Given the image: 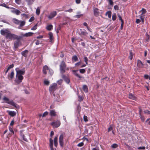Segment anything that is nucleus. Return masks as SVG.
I'll use <instances>...</instances> for the list:
<instances>
[{
  "label": "nucleus",
  "instance_id": "f257e3e1",
  "mask_svg": "<svg viewBox=\"0 0 150 150\" xmlns=\"http://www.w3.org/2000/svg\"><path fill=\"white\" fill-rule=\"evenodd\" d=\"M1 33L3 35H5V38L6 39H9L11 40L15 39H18L22 38V36L11 33L10 31L8 29L4 30H1Z\"/></svg>",
  "mask_w": 150,
  "mask_h": 150
},
{
  "label": "nucleus",
  "instance_id": "f03ea898",
  "mask_svg": "<svg viewBox=\"0 0 150 150\" xmlns=\"http://www.w3.org/2000/svg\"><path fill=\"white\" fill-rule=\"evenodd\" d=\"M18 68H16L15 69L16 72V77H17L18 80L20 81L19 83H20L23 79V76L22 75L25 74V71L24 69H23L22 70H18Z\"/></svg>",
  "mask_w": 150,
  "mask_h": 150
},
{
  "label": "nucleus",
  "instance_id": "7ed1b4c3",
  "mask_svg": "<svg viewBox=\"0 0 150 150\" xmlns=\"http://www.w3.org/2000/svg\"><path fill=\"white\" fill-rule=\"evenodd\" d=\"M3 100L6 101V102L8 104L13 106L17 108H19V106L15 103L13 100H10L7 98L4 97L3 98Z\"/></svg>",
  "mask_w": 150,
  "mask_h": 150
},
{
  "label": "nucleus",
  "instance_id": "20e7f679",
  "mask_svg": "<svg viewBox=\"0 0 150 150\" xmlns=\"http://www.w3.org/2000/svg\"><path fill=\"white\" fill-rule=\"evenodd\" d=\"M66 65L64 61H62L60 65V70L62 74H63L65 72Z\"/></svg>",
  "mask_w": 150,
  "mask_h": 150
},
{
  "label": "nucleus",
  "instance_id": "39448f33",
  "mask_svg": "<svg viewBox=\"0 0 150 150\" xmlns=\"http://www.w3.org/2000/svg\"><path fill=\"white\" fill-rule=\"evenodd\" d=\"M64 135L62 134L60 136L59 138V142L60 146L63 147L64 144L63 142Z\"/></svg>",
  "mask_w": 150,
  "mask_h": 150
},
{
  "label": "nucleus",
  "instance_id": "423d86ee",
  "mask_svg": "<svg viewBox=\"0 0 150 150\" xmlns=\"http://www.w3.org/2000/svg\"><path fill=\"white\" fill-rule=\"evenodd\" d=\"M57 84L56 83H54L49 88V91L50 92L56 90L57 87Z\"/></svg>",
  "mask_w": 150,
  "mask_h": 150
},
{
  "label": "nucleus",
  "instance_id": "0eeeda50",
  "mask_svg": "<svg viewBox=\"0 0 150 150\" xmlns=\"http://www.w3.org/2000/svg\"><path fill=\"white\" fill-rule=\"evenodd\" d=\"M26 138H25V136L24 135V134L22 133V132L21 133V135L22 137L23 138V139L24 140L27 142V139H29V134L28 133H26Z\"/></svg>",
  "mask_w": 150,
  "mask_h": 150
},
{
  "label": "nucleus",
  "instance_id": "6e6552de",
  "mask_svg": "<svg viewBox=\"0 0 150 150\" xmlns=\"http://www.w3.org/2000/svg\"><path fill=\"white\" fill-rule=\"evenodd\" d=\"M51 125L56 127H57L60 125V122L59 121H57L55 122H53L51 123Z\"/></svg>",
  "mask_w": 150,
  "mask_h": 150
},
{
  "label": "nucleus",
  "instance_id": "1a4fd4ad",
  "mask_svg": "<svg viewBox=\"0 0 150 150\" xmlns=\"http://www.w3.org/2000/svg\"><path fill=\"white\" fill-rule=\"evenodd\" d=\"M57 14L56 11H54L50 13V15L48 16V18L50 19H52L54 18Z\"/></svg>",
  "mask_w": 150,
  "mask_h": 150
},
{
  "label": "nucleus",
  "instance_id": "9d476101",
  "mask_svg": "<svg viewBox=\"0 0 150 150\" xmlns=\"http://www.w3.org/2000/svg\"><path fill=\"white\" fill-rule=\"evenodd\" d=\"M21 39H16L17 40L14 43V46L15 48H17L19 46Z\"/></svg>",
  "mask_w": 150,
  "mask_h": 150
},
{
  "label": "nucleus",
  "instance_id": "9b49d317",
  "mask_svg": "<svg viewBox=\"0 0 150 150\" xmlns=\"http://www.w3.org/2000/svg\"><path fill=\"white\" fill-rule=\"evenodd\" d=\"M33 33L32 32H29L28 33H25V34L22 35L21 36H21L22 37V38L23 37H29L32 36L33 34Z\"/></svg>",
  "mask_w": 150,
  "mask_h": 150
},
{
  "label": "nucleus",
  "instance_id": "f8f14e48",
  "mask_svg": "<svg viewBox=\"0 0 150 150\" xmlns=\"http://www.w3.org/2000/svg\"><path fill=\"white\" fill-rule=\"evenodd\" d=\"M50 114L51 116H55L56 115V112L54 110H50Z\"/></svg>",
  "mask_w": 150,
  "mask_h": 150
},
{
  "label": "nucleus",
  "instance_id": "ddd939ff",
  "mask_svg": "<svg viewBox=\"0 0 150 150\" xmlns=\"http://www.w3.org/2000/svg\"><path fill=\"white\" fill-rule=\"evenodd\" d=\"M53 140L52 138L50 139V148L51 150H54L53 148Z\"/></svg>",
  "mask_w": 150,
  "mask_h": 150
},
{
  "label": "nucleus",
  "instance_id": "4468645a",
  "mask_svg": "<svg viewBox=\"0 0 150 150\" xmlns=\"http://www.w3.org/2000/svg\"><path fill=\"white\" fill-rule=\"evenodd\" d=\"M137 66L138 67L141 68L144 66V64L140 60H138L137 62Z\"/></svg>",
  "mask_w": 150,
  "mask_h": 150
},
{
  "label": "nucleus",
  "instance_id": "2eb2a0df",
  "mask_svg": "<svg viewBox=\"0 0 150 150\" xmlns=\"http://www.w3.org/2000/svg\"><path fill=\"white\" fill-rule=\"evenodd\" d=\"M28 4L29 5H31L35 1V0H25Z\"/></svg>",
  "mask_w": 150,
  "mask_h": 150
},
{
  "label": "nucleus",
  "instance_id": "dca6fc26",
  "mask_svg": "<svg viewBox=\"0 0 150 150\" xmlns=\"http://www.w3.org/2000/svg\"><path fill=\"white\" fill-rule=\"evenodd\" d=\"M57 139L58 136H57L55 137L54 139V144L56 147H57L58 145Z\"/></svg>",
  "mask_w": 150,
  "mask_h": 150
},
{
  "label": "nucleus",
  "instance_id": "f3484780",
  "mask_svg": "<svg viewBox=\"0 0 150 150\" xmlns=\"http://www.w3.org/2000/svg\"><path fill=\"white\" fill-rule=\"evenodd\" d=\"M48 70V67L46 66V65H45L44 66V67H43V73L44 74H47V71H46V70Z\"/></svg>",
  "mask_w": 150,
  "mask_h": 150
},
{
  "label": "nucleus",
  "instance_id": "a211bd4d",
  "mask_svg": "<svg viewBox=\"0 0 150 150\" xmlns=\"http://www.w3.org/2000/svg\"><path fill=\"white\" fill-rule=\"evenodd\" d=\"M8 114L11 117L15 116L16 114V112L13 111H9L8 112Z\"/></svg>",
  "mask_w": 150,
  "mask_h": 150
},
{
  "label": "nucleus",
  "instance_id": "6ab92c4d",
  "mask_svg": "<svg viewBox=\"0 0 150 150\" xmlns=\"http://www.w3.org/2000/svg\"><path fill=\"white\" fill-rule=\"evenodd\" d=\"M14 72L13 71H11L10 74L8 76V79H12L14 77Z\"/></svg>",
  "mask_w": 150,
  "mask_h": 150
},
{
  "label": "nucleus",
  "instance_id": "aec40b11",
  "mask_svg": "<svg viewBox=\"0 0 150 150\" xmlns=\"http://www.w3.org/2000/svg\"><path fill=\"white\" fill-rule=\"evenodd\" d=\"M83 15V14H81L80 12H78L77 13V14L75 15L74 17L79 18L82 16Z\"/></svg>",
  "mask_w": 150,
  "mask_h": 150
},
{
  "label": "nucleus",
  "instance_id": "412c9836",
  "mask_svg": "<svg viewBox=\"0 0 150 150\" xmlns=\"http://www.w3.org/2000/svg\"><path fill=\"white\" fill-rule=\"evenodd\" d=\"M76 71H77V70H73L72 71V72H73L74 73V75L77 77L79 78V79H81L82 78V76H80L78 74L76 73Z\"/></svg>",
  "mask_w": 150,
  "mask_h": 150
},
{
  "label": "nucleus",
  "instance_id": "4be33fe9",
  "mask_svg": "<svg viewBox=\"0 0 150 150\" xmlns=\"http://www.w3.org/2000/svg\"><path fill=\"white\" fill-rule=\"evenodd\" d=\"M28 51L27 50H25L24 51H23L21 52V54L22 55L24 56L25 57H26L27 56L26 54L28 53Z\"/></svg>",
  "mask_w": 150,
  "mask_h": 150
},
{
  "label": "nucleus",
  "instance_id": "5701e85b",
  "mask_svg": "<svg viewBox=\"0 0 150 150\" xmlns=\"http://www.w3.org/2000/svg\"><path fill=\"white\" fill-rule=\"evenodd\" d=\"M49 36L50 38V41L51 42L53 39V34L51 32H50L49 33Z\"/></svg>",
  "mask_w": 150,
  "mask_h": 150
},
{
  "label": "nucleus",
  "instance_id": "b1692460",
  "mask_svg": "<svg viewBox=\"0 0 150 150\" xmlns=\"http://www.w3.org/2000/svg\"><path fill=\"white\" fill-rule=\"evenodd\" d=\"M94 14L96 16H98L100 14L98 11V10H94Z\"/></svg>",
  "mask_w": 150,
  "mask_h": 150
},
{
  "label": "nucleus",
  "instance_id": "393cba45",
  "mask_svg": "<svg viewBox=\"0 0 150 150\" xmlns=\"http://www.w3.org/2000/svg\"><path fill=\"white\" fill-rule=\"evenodd\" d=\"M11 12L13 13H15L17 15H19L21 13V12L19 10H12Z\"/></svg>",
  "mask_w": 150,
  "mask_h": 150
},
{
  "label": "nucleus",
  "instance_id": "a878e982",
  "mask_svg": "<svg viewBox=\"0 0 150 150\" xmlns=\"http://www.w3.org/2000/svg\"><path fill=\"white\" fill-rule=\"evenodd\" d=\"M12 21L14 23L17 24H19L20 22L19 20L15 18H13Z\"/></svg>",
  "mask_w": 150,
  "mask_h": 150
},
{
  "label": "nucleus",
  "instance_id": "bb28decb",
  "mask_svg": "<svg viewBox=\"0 0 150 150\" xmlns=\"http://www.w3.org/2000/svg\"><path fill=\"white\" fill-rule=\"evenodd\" d=\"M83 89L85 92L87 93L88 92V88L86 85H84L83 87Z\"/></svg>",
  "mask_w": 150,
  "mask_h": 150
},
{
  "label": "nucleus",
  "instance_id": "cd10ccee",
  "mask_svg": "<svg viewBox=\"0 0 150 150\" xmlns=\"http://www.w3.org/2000/svg\"><path fill=\"white\" fill-rule=\"evenodd\" d=\"M129 98L132 100H135L136 99V97L132 93L129 94Z\"/></svg>",
  "mask_w": 150,
  "mask_h": 150
},
{
  "label": "nucleus",
  "instance_id": "c85d7f7f",
  "mask_svg": "<svg viewBox=\"0 0 150 150\" xmlns=\"http://www.w3.org/2000/svg\"><path fill=\"white\" fill-rule=\"evenodd\" d=\"M109 4L112 7L113 5V2L112 0H107Z\"/></svg>",
  "mask_w": 150,
  "mask_h": 150
},
{
  "label": "nucleus",
  "instance_id": "c756f323",
  "mask_svg": "<svg viewBox=\"0 0 150 150\" xmlns=\"http://www.w3.org/2000/svg\"><path fill=\"white\" fill-rule=\"evenodd\" d=\"M146 10H140L139 11V13H140V15L143 16V15L146 13Z\"/></svg>",
  "mask_w": 150,
  "mask_h": 150
},
{
  "label": "nucleus",
  "instance_id": "7c9ffc66",
  "mask_svg": "<svg viewBox=\"0 0 150 150\" xmlns=\"http://www.w3.org/2000/svg\"><path fill=\"white\" fill-rule=\"evenodd\" d=\"M106 16L108 15L109 18H110L111 16V11H107L106 13Z\"/></svg>",
  "mask_w": 150,
  "mask_h": 150
},
{
  "label": "nucleus",
  "instance_id": "2f4dec72",
  "mask_svg": "<svg viewBox=\"0 0 150 150\" xmlns=\"http://www.w3.org/2000/svg\"><path fill=\"white\" fill-rule=\"evenodd\" d=\"M79 34L80 35H86L88 34V33L83 31H81L79 33Z\"/></svg>",
  "mask_w": 150,
  "mask_h": 150
},
{
  "label": "nucleus",
  "instance_id": "473e14b6",
  "mask_svg": "<svg viewBox=\"0 0 150 150\" xmlns=\"http://www.w3.org/2000/svg\"><path fill=\"white\" fill-rule=\"evenodd\" d=\"M72 59L75 62L77 61L78 60V57L76 55H74L72 57Z\"/></svg>",
  "mask_w": 150,
  "mask_h": 150
},
{
  "label": "nucleus",
  "instance_id": "72a5a7b5",
  "mask_svg": "<svg viewBox=\"0 0 150 150\" xmlns=\"http://www.w3.org/2000/svg\"><path fill=\"white\" fill-rule=\"evenodd\" d=\"M52 28V25H48L47 27V28L49 30H51Z\"/></svg>",
  "mask_w": 150,
  "mask_h": 150
},
{
  "label": "nucleus",
  "instance_id": "f704fd0d",
  "mask_svg": "<svg viewBox=\"0 0 150 150\" xmlns=\"http://www.w3.org/2000/svg\"><path fill=\"white\" fill-rule=\"evenodd\" d=\"M20 27H22L25 24V21H21L20 22Z\"/></svg>",
  "mask_w": 150,
  "mask_h": 150
},
{
  "label": "nucleus",
  "instance_id": "c9c22d12",
  "mask_svg": "<svg viewBox=\"0 0 150 150\" xmlns=\"http://www.w3.org/2000/svg\"><path fill=\"white\" fill-rule=\"evenodd\" d=\"M112 18L113 21H115L116 20V14L114 13L112 15Z\"/></svg>",
  "mask_w": 150,
  "mask_h": 150
},
{
  "label": "nucleus",
  "instance_id": "e433bc0d",
  "mask_svg": "<svg viewBox=\"0 0 150 150\" xmlns=\"http://www.w3.org/2000/svg\"><path fill=\"white\" fill-rule=\"evenodd\" d=\"M133 57V54L131 51H130V55L129 56V58L130 59L132 60V59Z\"/></svg>",
  "mask_w": 150,
  "mask_h": 150
},
{
  "label": "nucleus",
  "instance_id": "4c0bfd02",
  "mask_svg": "<svg viewBox=\"0 0 150 150\" xmlns=\"http://www.w3.org/2000/svg\"><path fill=\"white\" fill-rule=\"evenodd\" d=\"M118 146V145L117 144H114L112 145V147L113 148H115Z\"/></svg>",
  "mask_w": 150,
  "mask_h": 150
},
{
  "label": "nucleus",
  "instance_id": "58836bf2",
  "mask_svg": "<svg viewBox=\"0 0 150 150\" xmlns=\"http://www.w3.org/2000/svg\"><path fill=\"white\" fill-rule=\"evenodd\" d=\"M44 84L46 85H48L50 83V82L48 81H44Z\"/></svg>",
  "mask_w": 150,
  "mask_h": 150
},
{
  "label": "nucleus",
  "instance_id": "ea45409f",
  "mask_svg": "<svg viewBox=\"0 0 150 150\" xmlns=\"http://www.w3.org/2000/svg\"><path fill=\"white\" fill-rule=\"evenodd\" d=\"M48 112H45L42 115V117H43L46 116L48 114Z\"/></svg>",
  "mask_w": 150,
  "mask_h": 150
},
{
  "label": "nucleus",
  "instance_id": "a19ab883",
  "mask_svg": "<svg viewBox=\"0 0 150 150\" xmlns=\"http://www.w3.org/2000/svg\"><path fill=\"white\" fill-rule=\"evenodd\" d=\"M21 0H15V2L18 4H20L21 3Z\"/></svg>",
  "mask_w": 150,
  "mask_h": 150
},
{
  "label": "nucleus",
  "instance_id": "79ce46f5",
  "mask_svg": "<svg viewBox=\"0 0 150 150\" xmlns=\"http://www.w3.org/2000/svg\"><path fill=\"white\" fill-rule=\"evenodd\" d=\"M80 72L81 73H84L85 72V70L84 69H81L79 70Z\"/></svg>",
  "mask_w": 150,
  "mask_h": 150
},
{
  "label": "nucleus",
  "instance_id": "37998d69",
  "mask_svg": "<svg viewBox=\"0 0 150 150\" xmlns=\"http://www.w3.org/2000/svg\"><path fill=\"white\" fill-rule=\"evenodd\" d=\"M64 80L67 83H69L70 82L69 79L67 77L66 78H65Z\"/></svg>",
  "mask_w": 150,
  "mask_h": 150
},
{
  "label": "nucleus",
  "instance_id": "c03bdc74",
  "mask_svg": "<svg viewBox=\"0 0 150 150\" xmlns=\"http://www.w3.org/2000/svg\"><path fill=\"white\" fill-rule=\"evenodd\" d=\"M140 117L142 120V121H144V117L142 116L141 115V114H140Z\"/></svg>",
  "mask_w": 150,
  "mask_h": 150
},
{
  "label": "nucleus",
  "instance_id": "a18cd8bd",
  "mask_svg": "<svg viewBox=\"0 0 150 150\" xmlns=\"http://www.w3.org/2000/svg\"><path fill=\"white\" fill-rule=\"evenodd\" d=\"M83 119L84 121L86 122H87L88 121L87 119V117L85 115H84L83 116Z\"/></svg>",
  "mask_w": 150,
  "mask_h": 150
},
{
  "label": "nucleus",
  "instance_id": "49530a36",
  "mask_svg": "<svg viewBox=\"0 0 150 150\" xmlns=\"http://www.w3.org/2000/svg\"><path fill=\"white\" fill-rule=\"evenodd\" d=\"M13 67H14V65L13 64H12L9 66L7 69H8L9 70L13 68Z\"/></svg>",
  "mask_w": 150,
  "mask_h": 150
},
{
  "label": "nucleus",
  "instance_id": "de8ad7c7",
  "mask_svg": "<svg viewBox=\"0 0 150 150\" xmlns=\"http://www.w3.org/2000/svg\"><path fill=\"white\" fill-rule=\"evenodd\" d=\"M62 82V79H60L57 81V83L59 85H60Z\"/></svg>",
  "mask_w": 150,
  "mask_h": 150
},
{
  "label": "nucleus",
  "instance_id": "09e8293b",
  "mask_svg": "<svg viewBox=\"0 0 150 150\" xmlns=\"http://www.w3.org/2000/svg\"><path fill=\"white\" fill-rule=\"evenodd\" d=\"M34 19V17L32 16L31 17L30 19L29 20V21L30 22H31L33 21Z\"/></svg>",
  "mask_w": 150,
  "mask_h": 150
},
{
  "label": "nucleus",
  "instance_id": "8fccbe9b",
  "mask_svg": "<svg viewBox=\"0 0 150 150\" xmlns=\"http://www.w3.org/2000/svg\"><path fill=\"white\" fill-rule=\"evenodd\" d=\"M83 142H81L79 144H78L77 146L79 147H81L83 145Z\"/></svg>",
  "mask_w": 150,
  "mask_h": 150
},
{
  "label": "nucleus",
  "instance_id": "3c124183",
  "mask_svg": "<svg viewBox=\"0 0 150 150\" xmlns=\"http://www.w3.org/2000/svg\"><path fill=\"white\" fill-rule=\"evenodd\" d=\"M0 6L5 7L7 8H8L6 5V4L4 3L1 4Z\"/></svg>",
  "mask_w": 150,
  "mask_h": 150
},
{
  "label": "nucleus",
  "instance_id": "603ef678",
  "mask_svg": "<svg viewBox=\"0 0 150 150\" xmlns=\"http://www.w3.org/2000/svg\"><path fill=\"white\" fill-rule=\"evenodd\" d=\"M37 24L35 25L32 28L31 30H35L37 29Z\"/></svg>",
  "mask_w": 150,
  "mask_h": 150
},
{
  "label": "nucleus",
  "instance_id": "864d4df0",
  "mask_svg": "<svg viewBox=\"0 0 150 150\" xmlns=\"http://www.w3.org/2000/svg\"><path fill=\"white\" fill-rule=\"evenodd\" d=\"M84 61H85V62H86V64H88V62H87L88 59H87V57H84Z\"/></svg>",
  "mask_w": 150,
  "mask_h": 150
},
{
  "label": "nucleus",
  "instance_id": "5fc2aeb1",
  "mask_svg": "<svg viewBox=\"0 0 150 150\" xmlns=\"http://www.w3.org/2000/svg\"><path fill=\"white\" fill-rule=\"evenodd\" d=\"M112 129H113V128L111 127V126H110V127L108 128V132H110V131Z\"/></svg>",
  "mask_w": 150,
  "mask_h": 150
},
{
  "label": "nucleus",
  "instance_id": "6e6d98bb",
  "mask_svg": "<svg viewBox=\"0 0 150 150\" xmlns=\"http://www.w3.org/2000/svg\"><path fill=\"white\" fill-rule=\"evenodd\" d=\"M149 35H148L147 34H146V40L147 41H148L149 39Z\"/></svg>",
  "mask_w": 150,
  "mask_h": 150
},
{
  "label": "nucleus",
  "instance_id": "4d7b16f0",
  "mask_svg": "<svg viewBox=\"0 0 150 150\" xmlns=\"http://www.w3.org/2000/svg\"><path fill=\"white\" fill-rule=\"evenodd\" d=\"M118 16L119 17V19L121 21V22H122V21H123V20L122 19V18L121 17L119 14H118Z\"/></svg>",
  "mask_w": 150,
  "mask_h": 150
},
{
  "label": "nucleus",
  "instance_id": "13d9d810",
  "mask_svg": "<svg viewBox=\"0 0 150 150\" xmlns=\"http://www.w3.org/2000/svg\"><path fill=\"white\" fill-rule=\"evenodd\" d=\"M145 149V147L144 146H142V147H138V149Z\"/></svg>",
  "mask_w": 150,
  "mask_h": 150
},
{
  "label": "nucleus",
  "instance_id": "bf43d9fd",
  "mask_svg": "<svg viewBox=\"0 0 150 150\" xmlns=\"http://www.w3.org/2000/svg\"><path fill=\"white\" fill-rule=\"evenodd\" d=\"M143 16L140 15V18L142 20V22L143 23L144 22V19L142 18Z\"/></svg>",
  "mask_w": 150,
  "mask_h": 150
},
{
  "label": "nucleus",
  "instance_id": "052dcab7",
  "mask_svg": "<svg viewBox=\"0 0 150 150\" xmlns=\"http://www.w3.org/2000/svg\"><path fill=\"white\" fill-rule=\"evenodd\" d=\"M144 112L145 113H147L148 114H150V111L147 110H145L144 111Z\"/></svg>",
  "mask_w": 150,
  "mask_h": 150
},
{
  "label": "nucleus",
  "instance_id": "680f3d73",
  "mask_svg": "<svg viewBox=\"0 0 150 150\" xmlns=\"http://www.w3.org/2000/svg\"><path fill=\"white\" fill-rule=\"evenodd\" d=\"M81 0H76V2L77 4H79L81 3Z\"/></svg>",
  "mask_w": 150,
  "mask_h": 150
},
{
  "label": "nucleus",
  "instance_id": "e2e57ef3",
  "mask_svg": "<svg viewBox=\"0 0 150 150\" xmlns=\"http://www.w3.org/2000/svg\"><path fill=\"white\" fill-rule=\"evenodd\" d=\"M40 43V41L39 40H37L36 42H35V44L37 45H39Z\"/></svg>",
  "mask_w": 150,
  "mask_h": 150
},
{
  "label": "nucleus",
  "instance_id": "0e129e2a",
  "mask_svg": "<svg viewBox=\"0 0 150 150\" xmlns=\"http://www.w3.org/2000/svg\"><path fill=\"white\" fill-rule=\"evenodd\" d=\"M14 124V121L13 120H12L11 121V122L10 124V125L12 126Z\"/></svg>",
  "mask_w": 150,
  "mask_h": 150
},
{
  "label": "nucleus",
  "instance_id": "69168bd1",
  "mask_svg": "<svg viewBox=\"0 0 150 150\" xmlns=\"http://www.w3.org/2000/svg\"><path fill=\"white\" fill-rule=\"evenodd\" d=\"M40 10H36V13L38 15L39 14L40 12Z\"/></svg>",
  "mask_w": 150,
  "mask_h": 150
},
{
  "label": "nucleus",
  "instance_id": "338daca9",
  "mask_svg": "<svg viewBox=\"0 0 150 150\" xmlns=\"http://www.w3.org/2000/svg\"><path fill=\"white\" fill-rule=\"evenodd\" d=\"M43 38V36L42 35H39L37 37V39L42 38Z\"/></svg>",
  "mask_w": 150,
  "mask_h": 150
},
{
  "label": "nucleus",
  "instance_id": "774afa93",
  "mask_svg": "<svg viewBox=\"0 0 150 150\" xmlns=\"http://www.w3.org/2000/svg\"><path fill=\"white\" fill-rule=\"evenodd\" d=\"M140 20H139V19H137L136 22L137 23H140Z\"/></svg>",
  "mask_w": 150,
  "mask_h": 150
}]
</instances>
